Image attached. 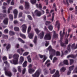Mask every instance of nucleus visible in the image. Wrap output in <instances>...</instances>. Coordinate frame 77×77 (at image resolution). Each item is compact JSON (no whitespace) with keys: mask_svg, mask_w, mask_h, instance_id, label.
I'll list each match as a JSON object with an SVG mask.
<instances>
[{"mask_svg":"<svg viewBox=\"0 0 77 77\" xmlns=\"http://www.w3.org/2000/svg\"><path fill=\"white\" fill-rule=\"evenodd\" d=\"M14 13V18H17V15L18 14V10L17 9H15L13 11Z\"/></svg>","mask_w":77,"mask_h":77,"instance_id":"13","label":"nucleus"},{"mask_svg":"<svg viewBox=\"0 0 77 77\" xmlns=\"http://www.w3.org/2000/svg\"><path fill=\"white\" fill-rule=\"evenodd\" d=\"M4 47H5V46H7L6 47V48L7 50L8 51L9 48H11V45L10 44H4Z\"/></svg>","mask_w":77,"mask_h":77,"instance_id":"16","label":"nucleus"},{"mask_svg":"<svg viewBox=\"0 0 77 77\" xmlns=\"http://www.w3.org/2000/svg\"><path fill=\"white\" fill-rule=\"evenodd\" d=\"M53 26L51 25H50L48 26V29L50 30H52L53 28Z\"/></svg>","mask_w":77,"mask_h":77,"instance_id":"35","label":"nucleus"},{"mask_svg":"<svg viewBox=\"0 0 77 77\" xmlns=\"http://www.w3.org/2000/svg\"><path fill=\"white\" fill-rule=\"evenodd\" d=\"M53 77H59L60 75H59V72L58 70H57L55 73L53 75Z\"/></svg>","mask_w":77,"mask_h":77,"instance_id":"10","label":"nucleus"},{"mask_svg":"<svg viewBox=\"0 0 77 77\" xmlns=\"http://www.w3.org/2000/svg\"><path fill=\"white\" fill-rule=\"evenodd\" d=\"M22 28V31L23 33H26V30H27V25L25 24H24L21 26Z\"/></svg>","mask_w":77,"mask_h":77,"instance_id":"6","label":"nucleus"},{"mask_svg":"<svg viewBox=\"0 0 77 77\" xmlns=\"http://www.w3.org/2000/svg\"><path fill=\"white\" fill-rule=\"evenodd\" d=\"M51 23V22L47 21L46 22L45 24L46 25H48V24H49Z\"/></svg>","mask_w":77,"mask_h":77,"instance_id":"49","label":"nucleus"},{"mask_svg":"<svg viewBox=\"0 0 77 77\" xmlns=\"http://www.w3.org/2000/svg\"><path fill=\"white\" fill-rule=\"evenodd\" d=\"M19 9L23 10V7L22 6H20L19 7Z\"/></svg>","mask_w":77,"mask_h":77,"instance_id":"58","label":"nucleus"},{"mask_svg":"<svg viewBox=\"0 0 77 77\" xmlns=\"http://www.w3.org/2000/svg\"><path fill=\"white\" fill-rule=\"evenodd\" d=\"M13 71L14 72H17V69H15V68H13Z\"/></svg>","mask_w":77,"mask_h":77,"instance_id":"53","label":"nucleus"},{"mask_svg":"<svg viewBox=\"0 0 77 77\" xmlns=\"http://www.w3.org/2000/svg\"><path fill=\"white\" fill-rule=\"evenodd\" d=\"M28 17L29 20H32V17H31V16L30 15H28Z\"/></svg>","mask_w":77,"mask_h":77,"instance_id":"61","label":"nucleus"},{"mask_svg":"<svg viewBox=\"0 0 77 77\" xmlns=\"http://www.w3.org/2000/svg\"><path fill=\"white\" fill-rule=\"evenodd\" d=\"M75 13L77 14V6L75 7Z\"/></svg>","mask_w":77,"mask_h":77,"instance_id":"64","label":"nucleus"},{"mask_svg":"<svg viewBox=\"0 0 77 77\" xmlns=\"http://www.w3.org/2000/svg\"><path fill=\"white\" fill-rule=\"evenodd\" d=\"M71 71H69V70L68 71L67 74V75H69L71 74Z\"/></svg>","mask_w":77,"mask_h":77,"instance_id":"62","label":"nucleus"},{"mask_svg":"<svg viewBox=\"0 0 77 77\" xmlns=\"http://www.w3.org/2000/svg\"><path fill=\"white\" fill-rule=\"evenodd\" d=\"M4 70L5 71V74L6 75L9 76V77H11L12 76V73L11 72H8L6 68H4Z\"/></svg>","mask_w":77,"mask_h":77,"instance_id":"7","label":"nucleus"},{"mask_svg":"<svg viewBox=\"0 0 77 77\" xmlns=\"http://www.w3.org/2000/svg\"><path fill=\"white\" fill-rule=\"evenodd\" d=\"M3 22L4 23V24H8V18H5Z\"/></svg>","mask_w":77,"mask_h":77,"instance_id":"18","label":"nucleus"},{"mask_svg":"<svg viewBox=\"0 0 77 77\" xmlns=\"http://www.w3.org/2000/svg\"><path fill=\"white\" fill-rule=\"evenodd\" d=\"M36 5L37 8H42V5L41 4H37Z\"/></svg>","mask_w":77,"mask_h":77,"instance_id":"28","label":"nucleus"},{"mask_svg":"<svg viewBox=\"0 0 77 77\" xmlns=\"http://www.w3.org/2000/svg\"><path fill=\"white\" fill-rule=\"evenodd\" d=\"M19 56L18 54H14L13 56L14 59L13 60L12 62V60L10 61V63L12 64H14V65L18 64V57H19Z\"/></svg>","mask_w":77,"mask_h":77,"instance_id":"2","label":"nucleus"},{"mask_svg":"<svg viewBox=\"0 0 77 77\" xmlns=\"http://www.w3.org/2000/svg\"><path fill=\"white\" fill-rule=\"evenodd\" d=\"M44 32H42V33H41L40 34L38 35L40 39H42L43 37H44Z\"/></svg>","mask_w":77,"mask_h":77,"instance_id":"19","label":"nucleus"},{"mask_svg":"<svg viewBox=\"0 0 77 77\" xmlns=\"http://www.w3.org/2000/svg\"><path fill=\"white\" fill-rule=\"evenodd\" d=\"M25 7L26 9H29V3L27 2H25Z\"/></svg>","mask_w":77,"mask_h":77,"instance_id":"17","label":"nucleus"},{"mask_svg":"<svg viewBox=\"0 0 77 77\" xmlns=\"http://www.w3.org/2000/svg\"><path fill=\"white\" fill-rule=\"evenodd\" d=\"M20 35L21 37H22V38H23V39H26V36L24 34L20 33Z\"/></svg>","mask_w":77,"mask_h":77,"instance_id":"22","label":"nucleus"},{"mask_svg":"<svg viewBox=\"0 0 77 77\" xmlns=\"http://www.w3.org/2000/svg\"><path fill=\"white\" fill-rule=\"evenodd\" d=\"M14 30L15 31H18L20 29L18 27H16L14 28Z\"/></svg>","mask_w":77,"mask_h":77,"instance_id":"40","label":"nucleus"},{"mask_svg":"<svg viewBox=\"0 0 77 77\" xmlns=\"http://www.w3.org/2000/svg\"><path fill=\"white\" fill-rule=\"evenodd\" d=\"M30 30H31V26H29L27 30V32L28 33H29V32H30Z\"/></svg>","mask_w":77,"mask_h":77,"instance_id":"38","label":"nucleus"},{"mask_svg":"<svg viewBox=\"0 0 77 77\" xmlns=\"http://www.w3.org/2000/svg\"><path fill=\"white\" fill-rule=\"evenodd\" d=\"M48 44H49V42H48L46 41V44H45V46L46 47H47V46L48 45Z\"/></svg>","mask_w":77,"mask_h":77,"instance_id":"54","label":"nucleus"},{"mask_svg":"<svg viewBox=\"0 0 77 77\" xmlns=\"http://www.w3.org/2000/svg\"><path fill=\"white\" fill-rule=\"evenodd\" d=\"M26 71V68H24L22 70V74H25Z\"/></svg>","mask_w":77,"mask_h":77,"instance_id":"39","label":"nucleus"},{"mask_svg":"<svg viewBox=\"0 0 77 77\" xmlns=\"http://www.w3.org/2000/svg\"><path fill=\"white\" fill-rule=\"evenodd\" d=\"M35 31L36 33L37 34H38V33H39L40 32H41V31L39 30V29H35Z\"/></svg>","mask_w":77,"mask_h":77,"instance_id":"36","label":"nucleus"},{"mask_svg":"<svg viewBox=\"0 0 77 77\" xmlns=\"http://www.w3.org/2000/svg\"><path fill=\"white\" fill-rule=\"evenodd\" d=\"M74 62V60L72 59L70 60V65H72L73 63Z\"/></svg>","mask_w":77,"mask_h":77,"instance_id":"43","label":"nucleus"},{"mask_svg":"<svg viewBox=\"0 0 77 77\" xmlns=\"http://www.w3.org/2000/svg\"><path fill=\"white\" fill-rule=\"evenodd\" d=\"M17 68H18V69L19 71V72H21V66H18L17 67Z\"/></svg>","mask_w":77,"mask_h":77,"instance_id":"41","label":"nucleus"},{"mask_svg":"<svg viewBox=\"0 0 77 77\" xmlns=\"http://www.w3.org/2000/svg\"><path fill=\"white\" fill-rule=\"evenodd\" d=\"M36 68L35 67H34V69H29V72L30 74H32L33 72H35V69H36Z\"/></svg>","mask_w":77,"mask_h":77,"instance_id":"12","label":"nucleus"},{"mask_svg":"<svg viewBox=\"0 0 77 77\" xmlns=\"http://www.w3.org/2000/svg\"><path fill=\"white\" fill-rule=\"evenodd\" d=\"M48 50H49L50 54L51 53V55L49 57V58H50L51 60H52L53 58V56H52V54H53V56H54L56 54V51H55L54 50L52 49L51 47V46L48 48Z\"/></svg>","mask_w":77,"mask_h":77,"instance_id":"3","label":"nucleus"},{"mask_svg":"<svg viewBox=\"0 0 77 77\" xmlns=\"http://www.w3.org/2000/svg\"><path fill=\"white\" fill-rule=\"evenodd\" d=\"M30 2L32 5H35L36 3V0H30Z\"/></svg>","mask_w":77,"mask_h":77,"instance_id":"30","label":"nucleus"},{"mask_svg":"<svg viewBox=\"0 0 77 77\" xmlns=\"http://www.w3.org/2000/svg\"><path fill=\"white\" fill-rule=\"evenodd\" d=\"M56 25L57 26L58 31L59 30V28H60V23L58 21H57L56 22Z\"/></svg>","mask_w":77,"mask_h":77,"instance_id":"21","label":"nucleus"},{"mask_svg":"<svg viewBox=\"0 0 77 77\" xmlns=\"http://www.w3.org/2000/svg\"><path fill=\"white\" fill-rule=\"evenodd\" d=\"M24 58L22 56L20 57V61L19 63V64L20 65H21L23 62H24Z\"/></svg>","mask_w":77,"mask_h":77,"instance_id":"9","label":"nucleus"},{"mask_svg":"<svg viewBox=\"0 0 77 77\" xmlns=\"http://www.w3.org/2000/svg\"><path fill=\"white\" fill-rule=\"evenodd\" d=\"M73 73H77V67L75 68V70L73 72Z\"/></svg>","mask_w":77,"mask_h":77,"instance_id":"44","label":"nucleus"},{"mask_svg":"<svg viewBox=\"0 0 77 77\" xmlns=\"http://www.w3.org/2000/svg\"><path fill=\"white\" fill-rule=\"evenodd\" d=\"M29 52H26L23 54V56H27V55H28V54H29Z\"/></svg>","mask_w":77,"mask_h":77,"instance_id":"45","label":"nucleus"},{"mask_svg":"<svg viewBox=\"0 0 77 77\" xmlns=\"http://www.w3.org/2000/svg\"><path fill=\"white\" fill-rule=\"evenodd\" d=\"M72 50L75 49V44H73L72 45Z\"/></svg>","mask_w":77,"mask_h":77,"instance_id":"37","label":"nucleus"},{"mask_svg":"<svg viewBox=\"0 0 77 77\" xmlns=\"http://www.w3.org/2000/svg\"><path fill=\"white\" fill-rule=\"evenodd\" d=\"M35 15L36 14L37 16L38 17H40L41 15V12L40 11H38V10H36L34 12Z\"/></svg>","mask_w":77,"mask_h":77,"instance_id":"8","label":"nucleus"},{"mask_svg":"<svg viewBox=\"0 0 77 77\" xmlns=\"http://www.w3.org/2000/svg\"><path fill=\"white\" fill-rule=\"evenodd\" d=\"M57 59V58L56 57H54L53 60V63H54V62H55V61H56V60Z\"/></svg>","mask_w":77,"mask_h":77,"instance_id":"60","label":"nucleus"},{"mask_svg":"<svg viewBox=\"0 0 77 77\" xmlns=\"http://www.w3.org/2000/svg\"><path fill=\"white\" fill-rule=\"evenodd\" d=\"M40 73L41 70L40 69H38L34 74L32 75V76L33 77H38Z\"/></svg>","mask_w":77,"mask_h":77,"instance_id":"5","label":"nucleus"},{"mask_svg":"<svg viewBox=\"0 0 77 77\" xmlns=\"http://www.w3.org/2000/svg\"><path fill=\"white\" fill-rule=\"evenodd\" d=\"M27 62L25 61L23 64V67H26L27 66Z\"/></svg>","mask_w":77,"mask_h":77,"instance_id":"26","label":"nucleus"},{"mask_svg":"<svg viewBox=\"0 0 77 77\" xmlns=\"http://www.w3.org/2000/svg\"><path fill=\"white\" fill-rule=\"evenodd\" d=\"M44 39L46 40H50L51 39V35L50 33H47L45 35Z\"/></svg>","mask_w":77,"mask_h":77,"instance_id":"4","label":"nucleus"},{"mask_svg":"<svg viewBox=\"0 0 77 77\" xmlns=\"http://www.w3.org/2000/svg\"><path fill=\"white\" fill-rule=\"evenodd\" d=\"M8 29H6L4 30V32L5 33H8Z\"/></svg>","mask_w":77,"mask_h":77,"instance_id":"52","label":"nucleus"},{"mask_svg":"<svg viewBox=\"0 0 77 77\" xmlns=\"http://www.w3.org/2000/svg\"><path fill=\"white\" fill-rule=\"evenodd\" d=\"M27 58L28 59V60L29 62H30V63L32 62V60H31V58H30V56H29Z\"/></svg>","mask_w":77,"mask_h":77,"instance_id":"31","label":"nucleus"},{"mask_svg":"<svg viewBox=\"0 0 77 77\" xmlns=\"http://www.w3.org/2000/svg\"><path fill=\"white\" fill-rule=\"evenodd\" d=\"M9 18H10L11 20H13V16L12 14H10L9 15Z\"/></svg>","mask_w":77,"mask_h":77,"instance_id":"42","label":"nucleus"},{"mask_svg":"<svg viewBox=\"0 0 77 77\" xmlns=\"http://www.w3.org/2000/svg\"><path fill=\"white\" fill-rule=\"evenodd\" d=\"M67 58H69V57H73L74 58V55H68V56H67Z\"/></svg>","mask_w":77,"mask_h":77,"instance_id":"48","label":"nucleus"},{"mask_svg":"<svg viewBox=\"0 0 77 77\" xmlns=\"http://www.w3.org/2000/svg\"><path fill=\"white\" fill-rule=\"evenodd\" d=\"M3 60H7V57H6L4 56L3 57Z\"/></svg>","mask_w":77,"mask_h":77,"instance_id":"55","label":"nucleus"},{"mask_svg":"<svg viewBox=\"0 0 77 77\" xmlns=\"http://www.w3.org/2000/svg\"><path fill=\"white\" fill-rule=\"evenodd\" d=\"M9 34L10 35H15V32H14L13 31H10L9 32Z\"/></svg>","mask_w":77,"mask_h":77,"instance_id":"33","label":"nucleus"},{"mask_svg":"<svg viewBox=\"0 0 77 77\" xmlns=\"http://www.w3.org/2000/svg\"><path fill=\"white\" fill-rule=\"evenodd\" d=\"M49 70H50V73L52 74H54L56 71V69L51 70V68L49 69Z\"/></svg>","mask_w":77,"mask_h":77,"instance_id":"20","label":"nucleus"},{"mask_svg":"<svg viewBox=\"0 0 77 77\" xmlns=\"http://www.w3.org/2000/svg\"><path fill=\"white\" fill-rule=\"evenodd\" d=\"M13 8V7L12 6H11L9 8L8 11V14H9V13H10L11 11Z\"/></svg>","mask_w":77,"mask_h":77,"instance_id":"27","label":"nucleus"},{"mask_svg":"<svg viewBox=\"0 0 77 77\" xmlns=\"http://www.w3.org/2000/svg\"><path fill=\"white\" fill-rule=\"evenodd\" d=\"M54 13H53L52 14V19H51V20L52 22H53V20H54Z\"/></svg>","mask_w":77,"mask_h":77,"instance_id":"51","label":"nucleus"},{"mask_svg":"<svg viewBox=\"0 0 77 77\" xmlns=\"http://www.w3.org/2000/svg\"><path fill=\"white\" fill-rule=\"evenodd\" d=\"M12 57V54H9V59H11Z\"/></svg>","mask_w":77,"mask_h":77,"instance_id":"63","label":"nucleus"},{"mask_svg":"<svg viewBox=\"0 0 77 77\" xmlns=\"http://www.w3.org/2000/svg\"><path fill=\"white\" fill-rule=\"evenodd\" d=\"M63 62L64 64L65 65H69V63H68V61L67 60H64Z\"/></svg>","mask_w":77,"mask_h":77,"instance_id":"24","label":"nucleus"},{"mask_svg":"<svg viewBox=\"0 0 77 77\" xmlns=\"http://www.w3.org/2000/svg\"><path fill=\"white\" fill-rule=\"evenodd\" d=\"M28 36L29 39H32L33 37V33H30L29 34Z\"/></svg>","mask_w":77,"mask_h":77,"instance_id":"29","label":"nucleus"},{"mask_svg":"<svg viewBox=\"0 0 77 77\" xmlns=\"http://www.w3.org/2000/svg\"><path fill=\"white\" fill-rule=\"evenodd\" d=\"M14 0H12L11 3V5H12L13 6L14 5Z\"/></svg>","mask_w":77,"mask_h":77,"instance_id":"46","label":"nucleus"},{"mask_svg":"<svg viewBox=\"0 0 77 77\" xmlns=\"http://www.w3.org/2000/svg\"><path fill=\"white\" fill-rule=\"evenodd\" d=\"M53 33H54L53 39H54V38H57V37H58V34L56 33V32L55 31H53Z\"/></svg>","mask_w":77,"mask_h":77,"instance_id":"15","label":"nucleus"},{"mask_svg":"<svg viewBox=\"0 0 77 77\" xmlns=\"http://www.w3.org/2000/svg\"><path fill=\"white\" fill-rule=\"evenodd\" d=\"M64 65V63L63 62H61L59 65V66H63Z\"/></svg>","mask_w":77,"mask_h":77,"instance_id":"57","label":"nucleus"},{"mask_svg":"<svg viewBox=\"0 0 77 77\" xmlns=\"http://www.w3.org/2000/svg\"><path fill=\"white\" fill-rule=\"evenodd\" d=\"M24 50L23 49L21 48L17 50V52L20 55H22L23 54V52H24Z\"/></svg>","mask_w":77,"mask_h":77,"instance_id":"11","label":"nucleus"},{"mask_svg":"<svg viewBox=\"0 0 77 77\" xmlns=\"http://www.w3.org/2000/svg\"><path fill=\"white\" fill-rule=\"evenodd\" d=\"M36 39H37V36H35L34 38V40L33 41V42L35 44H37V42L36 41Z\"/></svg>","mask_w":77,"mask_h":77,"instance_id":"32","label":"nucleus"},{"mask_svg":"<svg viewBox=\"0 0 77 77\" xmlns=\"http://www.w3.org/2000/svg\"><path fill=\"white\" fill-rule=\"evenodd\" d=\"M71 46V45H69L67 47V50L69 51H70V50H71V49H70V47Z\"/></svg>","mask_w":77,"mask_h":77,"instance_id":"47","label":"nucleus"},{"mask_svg":"<svg viewBox=\"0 0 77 77\" xmlns=\"http://www.w3.org/2000/svg\"><path fill=\"white\" fill-rule=\"evenodd\" d=\"M65 71H66V68L64 67H62L60 69V71L61 72H65Z\"/></svg>","mask_w":77,"mask_h":77,"instance_id":"25","label":"nucleus"},{"mask_svg":"<svg viewBox=\"0 0 77 77\" xmlns=\"http://www.w3.org/2000/svg\"><path fill=\"white\" fill-rule=\"evenodd\" d=\"M39 56L40 57V58L41 59H42V58L43 57H44L43 62H45V60H46V59H47V57H46V56H45V55H42L41 54H39Z\"/></svg>","mask_w":77,"mask_h":77,"instance_id":"14","label":"nucleus"},{"mask_svg":"<svg viewBox=\"0 0 77 77\" xmlns=\"http://www.w3.org/2000/svg\"><path fill=\"white\" fill-rule=\"evenodd\" d=\"M22 14H23V13L22 12H20L19 14V18H20L22 16Z\"/></svg>","mask_w":77,"mask_h":77,"instance_id":"56","label":"nucleus"},{"mask_svg":"<svg viewBox=\"0 0 77 77\" xmlns=\"http://www.w3.org/2000/svg\"><path fill=\"white\" fill-rule=\"evenodd\" d=\"M18 40L19 41H20V42H21L22 43H23L24 44L25 42L21 38H18Z\"/></svg>","mask_w":77,"mask_h":77,"instance_id":"34","label":"nucleus"},{"mask_svg":"<svg viewBox=\"0 0 77 77\" xmlns=\"http://www.w3.org/2000/svg\"><path fill=\"white\" fill-rule=\"evenodd\" d=\"M60 53L59 51H57L56 52V55L57 56H60Z\"/></svg>","mask_w":77,"mask_h":77,"instance_id":"50","label":"nucleus"},{"mask_svg":"<svg viewBox=\"0 0 77 77\" xmlns=\"http://www.w3.org/2000/svg\"><path fill=\"white\" fill-rule=\"evenodd\" d=\"M3 38H6V39H7V38H8V35H3Z\"/></svg>","mask_w":77,"mask_h":77,"instance_id":"59","label":"nucleus"},{"mask_svg":"<svg viewBox=\"0 0 77 77\" xmlns=\"http://www.w3.org/2000/svg\"><path fill=\"white\" fill-rule=\"evenodd\" d=\"M64 31L65 29H63L62 33V31H60V42L61 46V47H66V44H67L68 43V40L67 39L66 40L65 43L62 42V39L63 38V36H64V35H65V31Z\"/></svg>","mask_w":77,"mask_h":77,"instance_id":"1","label":"nucleus"},{"mask_svg":"<svg viewBox=\"0 0 77 77\" xmlns=\"http://www.w3.org/2000/svg\"><path fill=\"white\" fill-rule=\"evenodd\" d=\"M74 65H73L72 66H71L69 68V71H72L73 69H74Z\"/></svg>","mask_w":77,"mask_h":77,"instance_id":"23","label":"nucleus"}]
</instances>
